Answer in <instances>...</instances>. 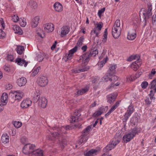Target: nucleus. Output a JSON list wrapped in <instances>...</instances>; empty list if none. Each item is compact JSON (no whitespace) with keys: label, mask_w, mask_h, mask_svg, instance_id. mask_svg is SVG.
I'll use <instances>...</instances> for the list:
<instances>
[{"label":"nucleus","mask_w":156,"mask_h":156,"mask_svg":"<svg viewBox=\"0 0 156 156\" xmlns=\"http://www.w3.org/2000/svg\"><path fill=\"white\" fill-rule=\"evenodd\" d=\"M132 21L134 25H136V26L137 27L138 26L139 20L137 17H136L134 19L132 20Z\"/></svg>","instance_id":"49530a36"},{"label":"nucleus","mask_w":156,"mask_h":156,"mask_svg":"<svg viewBox=\"0 0 156 156\" xmlns=\"http://www.w3.org/2000/svg\"><path fill=\"white\" fill-rule=\"evenodd\" d=\"M24 48L22 46H18L16 48V51L19 54H22L24 51Z\"/></svg>","instance_id":"e433bc0d"},{"label":"nucleus","mask_w":156,"mask_h":156,"mask_svg":"<svg viewBox=\"0 0 156 156\" xmlns=\"http://www.w3.org/2000/svg\"><path fill=\"white\" fill-rule=\"evenodd\" d=\"M152 5L150 3H148L147 4V13L146 11L141 9L140 12V20L141 17H142L143 19V21H146V19H148L152 15Z\"/></svg>","instance_id":"423d86ee"},{"label":"nucleus","mask_w":156,"mask_h":156,"mask_svg":"<svg viewBox=\"0 0 156 156\" xmlns=\"http://www.w3.org/2000/svg\"><path fill=\"white\" fill-rule=\"evenodd\" d=\"M32 104V101L29 99L27 98L23 100L20 105L21 108H26L30 106Z\"/></svg>","instance_id":"f8f14e48"},{"label":"nucleus","mask_w":156,"mask_h":156,"mask_svg":"<svg viewBox=\"0 0 156 156\" xmlns=\"http://www.w3.org/2000/svg\"><path fill=\"white\" fill-rule=\"evenodd\" d=\"M16 62L19 65L22 66L24 65L25 67H26L27 65V63L24 59L21 58H17L16 60Z\"/></svg>","instance_id":"393cba45"},{"label":"nucleus","mask_w":156,"mask_h":156,"mask_svg":"<svg viewBox=\"0 0 156 156\" xmlns=\"http://www.w3.org/2000/svg\"><path fill=\"white\" fill-rule=\"evenodd\" d=\"M130 121L132 123L135 125L138 122V119L136 117H133L131 119Z\"/></svg>","instance_id":"8fccbe9b"},{"label":"nucleus","mask_w":156,"mask_h":156,"mask_svg":"<svg viewBox=\"0 0 156 156\" xmlns=\"http://www.w3.org/2000/svg\"><path fill=\"white\" fill-rule=\"evenodd\" d=\"M37 83L39 86L41 87H44L47 85L48 83V80L46 77L42 76L37 78Z\"/></svg>","instance_id":"1a4fd4ad"},{"label":"nucleus","mask_w":156,"mask_h":156,"mask_svg":"<svg viewBox=\"0 0 156 156\" xmlns=\"http://www.w3.org/2000/svg\"><path fill=\"white\" fill-rule=\"evenodd\" d=\"M6 105H4L3 103L0 102V111H2L4 109V106Z\"/></svg>","instance_id":"69168bd1"},{"label":"nucleus","mask_w":156,"mask_h":156,"mask_svg":"<svg viewBox=\"0 0 156 156\" xmlns=\"http://www.w3.org/2000/svg\"><path fill=\"white\" fill-rule=\"evenodd\" d=\"M134 111V109L133 106L132 105L129 106L128 108V109L126 112L131 115Z\"/></svg>","instance_id":"a19ab883"},{"label":"nucleus","mask_w":156,"mask_h":156,"mask_svg":"<svg viewBox=\"0 0 156 156\" xmlns=\"http://www.w3.org/2000/svg\"><path fill=\"white\" fill-rule=\"evenodd\" d=\"M148 85V83L147 81H143L141 84V87L144 89H146Z\"/></svg>","instance_id":"09e8293b"},{"label":"nucleus","mask_w":156,"mask_h":156,"mask_svg":"<svg viewBox=\"0 0 156 156\" xmlns=\"http://www.w3.org/2000/svg\"><path fill=\"white\" fill-rule=\"evenodd\" d=\"M7 59L8 61L11 62L13 61L14 60V57L12 55H8L7 56Z\"/></svg>","instance_id":"bf43d9fd"},{"label":"nucleus","mask_w":156,"mask_h":156,"mask_svg":"<svg viewBox=\"0 0 156 156\" xmlns=\"http://www.w3.org/2000/svg\"><path fill=\"white\" fill-rule=\"evenodd\" d=\"M136 29H134L133 32L132 33L131 31L128 32L127 37L128 39L133 40L135 39L136 36Z\"/></svg>","instance_id":"b1692460"},{"label":"nucleus","mask_w":156,"mask_h":156,"mask_svg":"<svg viewBox=\"0 0 156 156\" xmlns=\"http://www.w3.org/2000/svg\"><path fill=\"white\" fill-rule=\"evenodd\" d=\"M107 60V58H105L102 61L99 62L98 63V66L100 67H102Z\"/></svg>","instance_id":"79ce46f5"},{"label":"nucleus","mask_w":156,"mask_h":156,"mask_svg":"<svg viewBox=\"0 0 156 156\" xmlns=\"http://www.w3.org/2000/svg\"><path fill=\"white\" fill-rule=\"evenodd\" d=\"M139 57L137 55H131L127 59V60L128 62H130L133 60L137 59H139Z\"/></svg>","instance_id":"4c0bfd02"},{"label":"nucleus","mask_w":156,"mask_h":156,"mask_svg":"<svg viewBox=\"0 0 156 156\" xmlns=\"http://www.w3.org/2000/svg\"><path fill=\"white\" fill-rule=\"evenodd\" d=\"M53 130H56L58 132H55L52 133L49 137L50 140H56L58 142V147L61 149H62L67 144L66 141L63 139V134H65L67 130H70L72 128L69 126L64 127L63 126H59L57 128L55 126L52 128Z\"/></svg>","instance_id":"f257e3e1"},{"label":"nucleus","mask_w":156,"mask_h":156,"mask_svg":"<svg viewBox=\"0 0 156 156\" xmlns=\"http://www.w3.org/2000/svg\"><path fill=\"white\" fill-rule=\"evenodd\" d=\"M84 39V38L83 37H81L79 38L76 46H77V48L78 47L80 48L82 45Z\"/></svg>","instance_id":"58836bf2"},{"label":"nucleus","mask_w":156,"mask_h":156,"mask_svg":"<svg viewBox=\"0 0 156 156\" xmlns=\"http://www.w3.org/2000/svg\"><path fill=\"white\" fill-rule=\"evenodd\" d=\"M13 124L14 127L16 128H20L22 126L21 122L19 121L13 122Z\"/></svg>","instance_id":"ea45409f"},{"label":"nucleus","mask_w":156,"mask_h":156,"mask_svg":"<svg viewBox=\"0 0 156 156\" xmlns=\"http://www.w3.org/2000/svg\"><path fill=\"white\" fill-rule=\"evenodd\" d=\"M142 73L141 72H140L137 73L135 75L133 76V77L134 80L139 78L142 74Z\"/></svg>","instance_id":"603ef678"},{"label":"nucleus","mask_w":156,"mask_h":156,"mask_svg":"<svg viewBox=\"0 0 156 156\" xmlns=\"http://www.w3.org/2000/svg\"><path fill=\"white\" fill-rule=\"evenodd\" d=\"M119 142V140L117 139H114L113 140L110 144L108 145L104 149V150L108 152L111 150L118 144Z\"/></svg>","instance_id":"9d476101"},{"label":"nucleus","mask_w":156,"mask_h":156,"mask_svg":"<svg viewBox=\"0 0 156 156\" xmlns=\"http://www.w3.org/2000/svg\"><path fill=\"white\" fill-rule=\"evenodd\" d=\"M156 92V90H154L153 89H151L150 92V93L149 94V96H154L155 93Z\"/></svg>","instance_id":"338daca9"},{"label":"nucleus","mask_w":156,"mask_h":156,"mask_svg":"<svg viewBox=\"0 0 156 156\" xmlns=\"http://www.w3.org/2000/svg\"><path fill=\"white\" fill-rule=\"evenodd\" d=\"M117 94V93H114L108 95L107 97L108 102L111 103L113 102L115 99Z\"/></svg>","instance_id":"f3484780"},{"label":"nucleus","mask_w":156,"mask_h":156,"mask_svg":"<svg viewBox=\"0 0 156 156\" xmlns=\"http://www.w3.org/2000/svg\"><path fill=\"white\" fill-rule=\"evenodd\" d=\"M27 5L34 9L36 8L37 6V3L34 1H30L27 4Z\"/></svg>","instance_id":"72a5a7b5"},{"label":"nucleus","mask_w":156,"mask_h":156,"mask_svg":"<svg viewBox=\"0 0 156 156\" xmlns=\"http://www.w3.org/2000/svg\"><path fill=\"white\" fill-rule=\"evenodd\" d=\"M0 22L2 26V27H3V29H4L5 28V24L2 18H1L0 19Z\"/></svg>","instance_id":"e2e57ef3"},{"label":"nucleus","mask_w":156,"mask_h":156,"mask_svg":"<svg viewBox=\"0 0 156 156\" xmlns=\"http://www.w3.org/2000/svg\"><path fill=\"white\" fill-rule=\"evenodd\" d=\"M9 136L6 133H4L1 137V140L4 143H7L9 141Z\"/></svg>","instance_id":"c85d7f7f"},{"label":"nucleus","mask_w":156,"mask_h":156,"mask_svg":"<svg viewBox=\"0 0 156 156\" xmlns=\"http://www.w3.org/2000/svg\"><path fill=\"white\" fill-rule=\"evenodd\" d=\"M98 152L96 149H92L89 151L84 152V154L86 156H92L96 155Z\"/></svg>","instance_id":"bb28decb"},{"label":"nucleus","mask_w":156,"mask_h":156,"mask_svg":"<svg viewBox=\"0 0 156 156\" xmlns=\"http://www.w3.org/2000/svg\"><path fill=\"white\" fill-rule=\"evenodd\" d=\"M107 34H104L103 35V38L102 40V42L103 43H105L107 41Z\"/></svg>","instance_id":"0e129e2a"},{"label":"nucleus","mask_w":156,"mask_h":156,"mask_svg":"<svg viewBox=\"0 0 156 156\" xmlns=\"http://www.w3.org/2000/svg\"><path fill=\"white\" fill-rule=\"evenodd\" d=\"M105 8H103L100 10H99L98 13V15L99 17H101L102 13H104L105 10Z\"/></svg>","instance_id":"864d4df0"},{"label":"nucleus","mask_w":156,"mask_h":156,"mask_svg":"<svg viewBox=\"0 0 156 156\" xmlns=\"http://www.w3.org/2000/svg\"><path fill=\"white\" fill-rule=\"evenodd\" d=\"M6 35L5 33L2 30L0 29V38L3 39L4 38Z\"/></svg>","instance_id":"6e6d98bb"},{"label":"nucleus","mask_w":156,"mask_h":156,"mask_svg":"<svg viewBox=\"0 0 156 156\" xmlns=\"http://www.w3.org/2000/svg\"><path fill=\"white\" fill-rule=\"evenodd\" d=\"M110 74L108 72L106 73L105 75L103 77L102 79V80L105 81H112V74Z\"/></svg>","instance_id":"c756f323"},{"label":"nucleus","mask_w":156,"mask_h":156,"mask_svg":"<svg viewBox=\"0 0 156 156\" xmlns=\"http://www.w3.org/2000/svg\"><path fill=\"white\" fill-rule=\"evenodd\" d=\"M127 81L129 82L133 81L134 80L133 77V76L132 75H130L126 77Z\"/></svg>","instance_id":"052dcab7"},{"label":"nucleus","mask_w":156,"mask_h":156,"mask_svg":"<svg viewBox=\"0 0 156 156\" xmlns=\"http://www.w3.org/2000/svg\"><path fill=\"white\" fill-rule=\"evenodd\" d=\"M36 59L39 62L41 61L44 58L43 54L41 52L36 54Z\"/></svg>","instance_id":"f704fd0d"},{"label":"nucleus","mask_w":156,"mask_h":156,"mask_svg":"<svg viewBox=\"0 0 156 156\" xmlns=\"http://www.w3.org/2000/svg\"><path fill=\"white\" fill-rule=\"evenodd\" d=\"M142 62L141 59H138L133 62L131 65V67L134 71H136L141 66Z\"/></svg>","instance_id":"9b49d317"},{"label":"nucleus","mask_w":156,"mask_h":156,"mask_svg":"<svg viewBox=\"0 0 156 156\" xmlns=\"http://www.w3.org/2000/svg\"><path fill=\"white\" fill-rule=\"evenodd\" d=\"M40 69V67L34 68L32 71L31 74L32 76H34L36 75L38 73Z\"/></svg>","instance_id":"2f4dec72"},{"label":"nucleus","mask_w":156,"mask_h":156,"mask_svg":"<svg viewBox=\"0 0 156 156\" xmlns=\"http://www.w3.org/2000/svg\"><path fill=\"white\" fill-rule=\"evenodd\" d=\"M116 68V65L115 64H111L110 65L109 69L108 72L110 74H113L115 73V69Z\"/></svg>","instance_id":"7c9ffc66"},{"label":"nucleus","mask_w":156,"mask_h":156,"mask_svg":"<svg viewBox=\"0 0 156 156\" xmlns=\"http://www.w3.org/2000/svg\"><path fill=\"white\" fill-rule=\"evenodd\" d=\"M89 87V85H87L85 87L82 88L80 90L78 91L77 93H76V95H77L78 96L83 94L88 90Z\"/></svg>","instance_id":"412c9836"},{"label":"nucleus","mask_w":156,"mask_h":156,"mask_svg":"<svg viewBox=\"0 0 156 156\" xmlns=\"http://www.w3.org/2000/svg\"><path fill=\"white\" fill-rule=\"evenodd\" d=\"M32 156H43V151L41 149L34 150L32 153Z\"/></svg>","instance_id":"a878e982"},{"label":"nucleus","mask_w":156,"mask_h":156,"mask_svg":"<svg viewBox=\"0 0 156 156\" xmlns=\"http://www.w3.org/2000/svg\"><path fill=\"white\" fill-rule=\"evenodd\" d=\"M91 128V126H88L83 132L82 135L79 140L80 144H82L87 140L88 139L87 135L89 133Z\"/></svg>","instance_id":"6e6552de"},{"label":"nucleus","mask_w":156,"mask_h":156,"mask_svg":"<svg viewBox=\"0 0 156 156\" xmlns=\"http://www.w3.org/2000/svg\"><path fill=\"white\" fill-rule=\"evenodd\" d=\"M98 53L97 49L91 50L89 52H87L80 57V60H81L82 68L74 69V72L75 73H79L87 71L89 67L86 65L90 60V58L91 56L94 57Z\"/></svg>","instance_id":"f03ea898"},{"label":"nucleus","mask_w":156,"mask_h":156,"mask_svg":"<svg viewBox=\"0 0 156 156\" xmlns=\"http://www.w3.org/2000/svg\"><path fill=\"white\" fill-rule=\"evenodd\" d=\"M115 108L113 106L109 110L108 112L105 114V115L106 116L109 115L111 113L113 112L115 109Z\"/></svg>","instance_id":"3c124183"},{"label":"nucleus","mask_w":156,"mask_h":156,"mask_svg":"<svg viewBox=\"0 0 156 156\" xmlns=\"http://www.w3.org/2000/svg\"><path fill=\"white\" fill-rule=\"evenodd\" d=\"M140 131L139 128L135 127L128 131L123 137L122 140L124 143H126L134 138Z\"/></svg>","instance_id":"7ed1b4c3"},{"label":"nucleus","mask_w":156,"mask_h":156,"mask_svg":"<svg viewBox=\"0 0 156 156\" xmlns=\"http://www.w3.org/2000/svg\"><path fill=\"white\" fill-rule=\"evenodd\" d=\"M77 46H75L74 48L69 50L68 52L69 53L72 55L73 56V54L77 51Z\"/></svg>","instance_id":"c03bdc74"},{"label":"nucleus","mask_w":156,"mask_h":156,"mask_svg":"<svg viewBox=\"0 0 156 156\" xmlns=\"http://www.w3.org/2000/svg\"><path fill=\"white\" fill-rule=\"evenodd\" d=\"M65 57L67 58V60H70L72 58L73 56L68 52V53L66 54Z\"/></svg>","instance_id":"5fc2aeb1"},{"label":"nucleus","mask_w":156,"mask_h":156,"mask_svg":"<svg viewBox=\"0 0 156 156\" xmlns=\"http://www.w3.org/2000/svg\"><path fill=\"white\" fill-rule=\"evenodd\" d=\"M61 32L60 33L61 36L62 37H63L66 35L69 32V29L67 26H64L61 29Z\"/></svg>","instance_id":"5701e85b"},{"label":"nucleus","mask_w":156,"mask_h":156,"mask_svg":"<svg viewBox=\"0 0 156 156\" xmlns=\"http://www.w3.org/2000/svg\"><path fill=\"white\" fill-rule=\"evenodd\" d=\"M112 34L115 38H118L121 34L120 23L119 20H117L115 21L112 30Z\"/></svg>","instance_id":"39448f33"},{"label":"nucleus","mask_w":156,"mask_h":156,"mask_svg":"<svg viewBox=\"0 0 156 156\" xmlns=\"http://www.w3.org/2000/svg\"><path fill=\"white\" fill-rule=\"evenodd\" d=\"M39 19V17L36 16L32 20L30 25L32 27L35 28L37 27L38 24Z\"/></svg>","instance_id":"aec40b11"},{"label":"nucleus","mask_w":156,"mask_h":156,"mask_svg":"<svg viewBox=\"0 0 156 156\" xmlns=\"http://www.w3.org/2000/svg\"><path fill=\"white\" fill-rule=\"evenodd\" d=\"M103 109L101 108L98 111L96 112L93 114V116L94 117H97L101 115L103 113Z\"/></svg>","instance_id":"c9c22d12"},{"label":"nucleus","mask_w":156,"mask_h":156,"mask_svg":"<svg viewBox=\"0 0 156 156\" xmlns=\"http://www.w3.org/2000/svg\"><path fill=\"white\" fill-rule=\"evenodd\" d=\"M8 94L6 93H3L1 97V102L3 103L4 105H6L8 102Z\"/></svg>","instance_id":"cd10ccee"},{"label":"nucleus","mask_w":156,"mask_h":156,"mask_svg":"<svg viewBox=\"0 0 156 156\" xmlns=\"http://www.w3.org/2000/svg\"><path fill=\"white\" fill-rule=\"evenodd\" d=\"M156 87V79L153 80L151 83V89H153Z\"/></svg>","instance_id":"a18cd8bd"},{"label":"nucleus","mask_w":156,"mask_h":156,"mask_svg":"<svg viewBox=\"0 0 156 156\" xmlns=\"http://www.w3.org/2000/svg\"><path fill=\"white\" fill-rule=\"evenodd\" d=\"M12 93L15 96L16 99L19 100L21 99L23 96V93L21 91H13Z\"/></svg>","instance_id":"6ab92c4d"},{"label":"nucleus","mask_w":156,"mask_h":156,"mask_svg":"<svg viewBox=\"0 0 156 156\" xmlns=\"http://www.w3.org/2000/svg\"><path fill=\"white\" fill-rule=\"evenodd\" d=\"M19 21L20 24L22 27H25L27 24L26 19L24 17L20 18Z\"/></svg>","instance_id":"473e14b6"},{"label":"nucleus","mask_w":156,"mask_h":156,"mask_svg":"<svg viewBox=\"0 0 156 156\" xmlns=\"http://www.w3.org/2000/svg\"><path fill=\"white\" fill-rule=\"evenodd\" d=\"M44 27L45 31L48 33L52 32L54 29V25L51 23L45 24Z\"/></svg>","instance_id":"2eb2a0df"},{"label":"nucleus","mask_w":156,"mask_h":156,"mask_svg":"<svg viewBox=\"0 0 156 156\" xmlns=\"http://www.w3.org/2000/svg\"><path fill=\"white\" fill-rule=\"evenodd\" d=\"M36 149L35 145L29 143L25 144L23 148V152L25 154H28L32 153L34 150Z\"/></svg>","instance_id":"0eeeda50"},{"label":"nucleus","mask_w":156,"mask_h":156,"mask_svg":"<svg viewBox=\"0 0 156 156\" xmlns=\"http://www.w3.org/2000/svg\"><path fill=\"white\" fill-rule=\"evenodd\" d=\"M33 97L35 102H38L39 105L43 108L46 107L47 104V100L44 97L40 98L39 90L35 91L33 95Z\"/></svg>","instance_id":"20e7f679"},{"label":"nucleus","mask_w":156,"mask_h":156,"mask_svg":"<svg viewBox=\"0 0 156 156\" xmlns=\"http://www.w3.org/2000/svg\"><path fill=\"white\" fill-rule=\"evenodd\" d=\"M17 83L18 85L20 87L23 86L27 83V80L24 77L19 78L17 80Z\"/></svg>","instance_id":"4be33fe9"},{"label":"nucleus","mask_w":156,"mask_h":156,"mask_svg":"<svg viewBox=\"0 0 156 156\" xmlns=\"http://www.w3.org/2000/svg\"><path fill=\"white\" fill-rule=\"evenodd\" d=\"M103 26V23L101 22H99L97 24V26L93 29L92 32L93 31L94 33L96 34V36L98 37V35L100 33V31Z\"/></svg>","instance_id":"4468645a"},{"label":"nucleus","mask_w":156,"mask_h":156,"mask_svg":"<svg viewBox=\"0 0 156 156\" xmlns=\"http://www.w3.org/2000/svg\"><path fill=\"white\" fill-rule=\"evenodd\" d=\"M20 19L17 15H15L12 16V20L14 22L16 23L19 21Z\"/></svg>","instance_id":"de8ad7c7"},{"label":"nucleus","mask_w":156,"mask_h":156,"mask_svg":"<svg viewBox=\"0 0 156 156\" xmlns=\"http://www.w3.org/2000/svg\"><path fill=\"white\" fill-rule=\"evenodd\" d=\"M156 71L155 69H152L151 71V73L149 75V78H151L155 74Z\"/></svg>","instance_id":"13d9d810"},{"label":"nucleus","mask_w":156,"mask_h":156,"mask_svg":"<svg viewBox=\"0 0 156 156\" xmlns=\"http://www.w3.org/2000/svg\"><path fill=\"white\" fill-rule=\"evenodd\" d=\"M131 115L127 112H126L124 115V118L123 119V122H126L128 119L131 116Z\"/></svg>","instance_id":"37998d69"},{"label":"nucleus","mask_w":156,"mask_h":156,"mask_svg":"<svg viewBox=\"0 0 156 156\" xmlns=\"http://www.w3.org/2000/svg\"><path fill=\"white\" fill-rule=\"evenodd\" d=\"M20 141L23 144H25L27 141V139L25 136L22 137L20 139Z\"/></svg>","instance_id":"4d7b16f0"},{"label":"nucleus","mask_w":156,"mask_h":156,"mask_svg":"<svg viewBox=\"0 0 156 156\" xmlns=\"http://www.w3.org/2000/svg\"><path fill=\"white\" fill-rule=\"evenodd\" d=\"M12 28L16 34L19 35H22L23 34V32L21 28L17 25H12Z\"/></svg>","instance_id":"a211bd4d"},{"label":"nucleus","mask_w":156,"mask_h":156,"mask_svg":"<svg viewBox=\"0 0 156 156\" xmlns=\"http://www.w3.org/2000/svg\"><path fill=\"white\" fill-rule=\"evenodd\" d=\"M53 7L55 11L57 12H61L63 10L62 5L58 2H55L54 4Z\"/></svg>","instance_id":"dca6fc26"},{"label":"nucleus","mask_w":156,"mask_h":156,"mask_svg":"<svg viewBox=\"0 0 156 156\" xmlns=\"http://www.w3.org/2000/svg\"><path fill=\"white\" fill-rule=\"evenodd\" d=\"M80 115V113L78 111L75 112L73 115L70 118V122L72 123H75L78 122L79 120Z\"/></svg>","instance_id":"ddd939ff"},{"label":"nucleus","mask_w":156,"mask_h":156,"mask_svg":"<svg viewBox=\"0 0 156 156\" xmlns=\"http://www.w3.org/2000/svg\"><path fill=\"white\" fill-rule=\"evenodd\" d=\"M145 101L146 102V103L147 105H150L151 104V101L150 100L148 97L146 98V99L145 100Z\"/></svg>","instance_id":"774afa93"},{"label":"nucleus","mask_w":156,"mask_h":156,"mask_svg":"<svg viewBox=\"0 0 156 156\" xmlns=\"http://www.w3.org/2000/svg\"><path fill=\"white\" fill-rule=\"evenodd\" d=\"M12 85L11 84L8 83L5 85V88L6 89L9 90L12 88Z\"/></svg>","instance_id":"680f3d73"}]
</instances>
